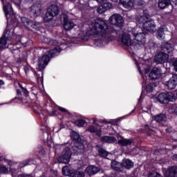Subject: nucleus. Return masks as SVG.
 <instances>
[{"label": "nucleus", "mask_w": 177, "mask_h": 177, "mask_svg": "<svg viewBox=\"0 0 177 177\" xmlns=\"http://www.w3.org/2000/svg\"><path fill=\"white\" fill-rule=\"evenodd\" d=\"M142 27L146 31H152L154 32L156 30V23H154V21L149 19L147 20V23L144 24Z\"/></svg>", "instance_id": "nucleus-15"}, {"label": "nucleus", "mask_w": 177, "mask_h": 177, "mask_svg": "<svg viewBox=\"0 0 177 177\" xmlns=\"http://www.w3.org/2000/svg\"><path fill=\"white\" fill-rule=\"evenodd\" d=\"M174 113H175V114L177 115V106L176 107V109H175V110H174Z\"/></svg>", "instance_id": "nucleus-61"}, {"label": "nucleus", "mask_w": 177, "mask_h": 177, "mask_svg": "<svg viewBox=\"0 0 177 177\" xmlns=\"http://www.w3.org/2000/svg\"><path fill=\"white\" fill-rule=\"evenodd\" d=\"M31 164H34V159H28L21 163V167H26V165H31Z\"/></svg>", "instance_id": "nucleus-39"}, {"label": "nucleus", "mask_w": 177, "mask_h": 177, "mask_svg": "<svg viewBox=\"0 0 177 177\" xmlns=\"http://www.w3.org/2000/svg\"><path fill=\"white\" fill-rule=\"evenodd\" d=\"M19 88L21 89L23 93H24V95H28V91H27V88L23 87V86L21 84H19Z\"/></svg>", "instance_id": "nucleus-47"}, {"label": "nucleus", "mask_w": 177, "mask_h": 177, "mask_svg": "<svg viewBox=\"0 0 177 177\" xmlns=\"http://www.w3.org/2000/svg\"><path fill=\"white\" fill-rule=\"evenodd\" d=\"M171 5V0H162L158 3V6L160 9H165V8H168Z\"/></svg>", "instance_id": "nucleus-30"}, {"label": "nucleus", "mask_w": 177, "mask_h": 177, "mask_svg": "<svg viewBox=\"0 0 177 177\" xmlns=\"http://www.w3.org/2000/svg\"><path fill=\"white\" fill-rule=\"evenodd\" d=\"M157 38L158 39H164V38H165V35L164 34V28H160L158 30Z\"/></svg>", "instance_id": "nucleus-36"}, {"label": "nucleus", "mask_w": 177, "mask_h": 177, "mask_svg": "<svg viewBox=\"0 0 177 177\" xmlns=\"http://www.w3.org/2000/svg\"><path fill=\"white\" fill-rule=\"evenodd\" d=\"M39 153H41V154H44V149H42L41 151H39Z\"/></svg>", "instance_id": "nucleus-62"}, {"label": "nucleus", "mask_w": 177, "mask_h": 177, "mask_svg": "<svg viewBox=\"0 0 177 177\" xmlns=\"http://www.w3.org/2000/svg\"><path fill=\"white\" fill-rule=\"evenodd\" d=\"M24 70H25V72H26V73H28V71L29 69H28V68L25 67V68H24Z\"/></svg>", "instance_id": "nucleus-59"}, {"label": "nucleus", "mask_w": 177, "mask_h": 177, "mask_svg": "<svg viewBox=\"0 0 177 177\" xmlns=\"http://www.w3.org/2000/svg\"><path fill=\"white\" fill-rule=\"evenodd\" d=\"M158 102L162 104H166L168 102H174V94L171 92L162 93L158 95L157 97Z\"/></svg>", "instance_id": "nucleus-5"}, {"label": "nucleus", "mask_w": 177, "mask_h": 177, "mask_svg": "<svg viewBox=\"0 0 177 177\" xmlns=\"http://www.w3.org/2000/svg\"><path fill=\"white\" fill-rule=\"evenodd\" d=\"M17 95H18V96H21V91L17 90Z\"/></svg>", "instance_id": "nucleus-55"}, {"label": "nucleus", "mask_w": 177, "mask_h": 177, "mask_svg": "<svg viewBox=\"0 0 177 177\" xmlns=\"http://www.w3.org/2000/svg\"><path fill=\"white\" fill-rule=\"evenodd\" d=\"M118 143L120 145V146H123V147L127 146H135V142H133L132 139L122 138L118 140Z\"/></svg>", "instance_id": "nucleus-20"}, {"label": "nucleus", "mask_w": 177, "mask_h": 177, "mask_svg": "<svg viewBox=\"0 0 177 177\" xmlns=\"http://www.w3.org/2000/svg\"><path fill=\"white\" fill-rule=\"evenodd\" d=\"M145 74H149V71L145 70Z\"/></svg>", "instance_id": "nucleus-63"}, {"label": "nucleus", "mask_w": 177, "mask_h": 177, "mask_svg": "<svg viewBox=\"0 0 177 177\" xmlns=\"http://www.w3.org/2000/svg\"><path fill=\"white\" fill-rule=\"evenodd\" d=\"M55 114H56V111L53 110L51 112L49 113V115H50L51 117H53V115H55Z\"/></svg>", "instance_id": "nucleus-53"}, {"label": "nucleus", "mask_w": 177, "mask_h": 177, "mask_svg": "<svg viewBox=\"0 0 177 177\" xmlns=\"http://www.w3.org/2000/svg\"><path fill=\"white\" fill-rule=\"evenodd\" d=\"M172 158H173V160H174V161H177V154H174V155L173 156Z\"/></svg>", "instance_id": "nucleus-56"}, {"label": "nucleus", "mask_w": 177, "mask_h": 177, "mask_svg": "<svg viewBox=\"0 0 177 177\" xmlns=\"http://www.w3.org/2000/svg\"><path fill=\"white\" fill-rule=\"evenodd\" d=\"M85 123L86 122L84 120H78L75 122L77 127H82L83 125H85Z\"/></svg>", "instance_id": "nucleus-42"}, {"label": "nucleus", "mask_w": 177, "mask_h": 177, "mask_svg": "<svg viewBox=\"0 0 177 177\" xmlns=\"http://www.w3.org/2000/svg\"><path fill=\"white\" fill-rule=\"evenodd\" d=\"M14 52H15V53H20V48L15 49Z\"/></svg>", "instance_id": "nucleus-57"}, {"label": "nucleus", "mask_w": 177, "mask_h": 177, "mask_svg": "<svg viewBox=\"0 0 177 177\" xmlns=\"http://www.w3.org/2000/svg\"><path fill=\"white\" fill-rule=\"evenodd\" d=\"M98 154L100 156V157H107V156H109V153H107V151L102 148L99 149Z\"/></svg>", "instance_id": "nucleus-40"}, {"label": "nucleus", "mask_w": 177, "mask_h": 177, "mask_svg": "<svg viewBox=\"0 0 177 177\" xmlns=\"http://www.w3.org/2000/svg\"><path fill=\"white\" fill-rule=\"evenodd\" d=\"M156 86H157L156 83H154V82L150 83L146 86L147 92H149V93H150L151 92H153V89H154Z\"/></svg>", "instance_id": "nucleus-37"}, {"label": "nucleus", "mask_w": 177, "mask_h": 177, "mask_svg": "<svg viewBox=\"0 0 177 177\" xmlns=\"http://www.w3.org/2000/svg\"><path fill=\"white\" fill-rule=\"evenodd\" d=\"M59 111H62V113H66V111H67V110L63 107H59Z\"/></svg>", "instance_id": "nucleus-54"}, {"label": "nucleus", "mask_w": 177, "mask_h": 177, "mask_svg": "<svg viewBox=\"0 0 177 177\" xmlns=\"http://www.w3.org/2000/svg\"><path fill=\"white\" fill-rule=\"evenodd\" d=\"M99 171H100V169L96 166H89L86 169V174H88V175L90 176H92V175H95V174H97Z\"/></svg>", "instance_id": "nucleus-21"}, {"label": "nucleus", "mask_w": 177, "mask_h": 177, "mask_svg": "<svg viewBox=\"0 0 177 177\" xmlns=\"http://www.w3.org/2000/svg\"><path fill=\"white\" fill-rule=\"evenodd\" d=\"M169 129H166V132H169Z\"/></svg>", "instance_id": "nucleus-64"}, {"label": "nucleus", "mask_w": 177, "mask_h": 177, "mask_svg": "<svg viewBox=\"0 0 177 177\" xmlns=\"http://www.w3.org/2000/svg\"><path fill=\"white\" fill-rule=\"evenodd\" d=\"M173 3H174V5H176V6H177V0H171Z\"/></svg>", "instance_id": "nucleus-58"}, {"label": "nucleus", "mask_w": 177, "mask_h": 177, "mask_svg": "<svg viewBox=\"0 0 177 177\" xmlns=\"http://www.w3.org/2000/svg\"><path fill=\"white\" fill-rule=\"evenodd\" d=\"M109 23L112 26L122 27V26H124V18H122V16H121L120 15L114 14L110 17Z\"/></svg>", "instance_id": "nucleus-7"}, {"label": "nucleus", "mask_w": 177, "mask_h": 177, "mask_svg": "<svg viewBox=\"0 0 177 177\" xmlns=\"http://www.w3.org/2000/svg\"><path fill=\"white\" fill-rule=\"evenodd\" d=\"M70 158H71V150L70 148L66 147L63 151L62 156H59L57 160L58 162L61 164H67L70 162Z\"/></svg>", "instance_id": "nucleus-6"}, {"label": "nucleus", "mask_w": 177, "mask_h": 177, "mask_svg": "<svg viewBox=\"0 0 177 177\" xmlns=\"http://www.w3.org/2000/svg\"><path fill=\"white\" fill-rule=\"evenodd\" d=\"M97 12L100 14L104 13V12H106V9H104V7H103V5H102L97 8Z\"/></svg>", "instance_id": "nucleus-46"}, {"label": "nucleus", "mask_w": 177, "mask_h": 177, "mask_svg": "<svg viewBox=\"0 0 177 177\" xmlns=\"http://www.w3.org/2000/svg\"><path fill=\"white\" fill-rule=\"evenodd\" d=\"M19 42L25 47L29 46V45H31V44H32V41L26 37H21Z\"/></svg>", "instance_id": "nucleus-29"}, {"label": "nucleus", "mask_w": 177, "mask_h": 177, "mask_svg": "<svg viewBox=\"0 0 177 177\" xmlns=\"http://www.w3.org/2000/svg\"><path fill=\"white\" fill-rule=\"evenodd\" d=\"M134 6H142L145 5V0H133Z\"/></svg>", "instance_id": "nucleus-41"}, {"label": "nucleus", "mask_w": 177, "mask_h": 177, "mask_svg": "<svg viewBox=\"0 0 177 177\" xmlns=\"http://www.w3.org/2000/svg\"><path fill=\"white\" fill-rule=\"evenodd\" d=\"M72 150L75 154H81L84 150V145L77 142V145L72 147Z\"/></svg>", "instance_id": "nucleus-24"}, {"label": "nucleus", "mask_w": 177, "mask_h": 177, "mask_svg": "<svg viewBox=\"0 0 177 177\" xmlns=\"http://www.w3.org/2000/svg\"><path fill=\"white\" fill-rule=\"evenodd\" d=\"M162 50L163 52H165V53H172L174 52V48H172V46L169 44L168 42H165L162 44L161 46Z\"/></svg>", "instance_id": "nucleus-22"}, {"label": "nucleus", "mask_w": 177, "mask_h": 177, "mask_svg": "<svg viewBox=\"0 0 177 177\" xmlns=\"http://www.w3.org/2000/svg\"><path fill=\"white\" fill-rule=\"evenodd\" d=\"M150 18L146 16H142L138 19L139 24H142V27L145 26V23H147Z\"/></svg>", "instance_id": "nucleus-38"}, {"label": "nucleus", "mask_w": 177, "mask_h": 177, "mask_svg": "<svg viewBox=\"0 0 177 177\" xmlns=\"http://www.w3.org/2000/svg\"><path fill=\"white\" fill-rule=\"evenodd\" d=\"M71 138L73 142H76V143H81V138L80 137V134L75 131H72L71 133Z\"/></svg>", "instance_id": "nucleus-28"}, {"label": "nucleus", "mask_w": 177, "mask_h": 177, "mask_svg": "<svg viewBox=\"0 0 177 177\" xmlns=\"http://www.w3.org/2000/svg\"><path fill=\"white\" fill-rule=\"evenodd\" d=\"M73 174V171L70 169V167L65 166L62 167V175L64 176H70Z\"/></svg>", "instance_id": "nucleus-33"}, {"label": "nucleus", "mask_w": 177, "mask_h": 177, "mask_svg": "<svg viewBox=\"0 0 177 177\" xmlns=\"http://www.w3.org/2000/svg\"><path fill=\"white\" fill-rule=\"evenodd\" d=\"M120 3L125 9H132V7L134 6L132 0H120Z\"/></svg>", "instance_id": "nucleus-23"}, {"label": "nucleus", "mask_w": 177, "mask_h": 177, "mask_svg": "<svg viewBox=\"0 0 177 177\" xmlns=\"http://www.w3.org/2000/svg\"><path fill=\"white\" fill-rule=\"evenodd\" d=\"M150 80H158L161 77V68L154 67L149 73Z\"/></svg>", "instance_id": "nucleus-14"}, {"label": "nucleus", "mask_w": 177, "mask_h": 177, "mask_svg": "<svg viewBox=\"0 0 177 177\" xmlns=\"http://www.w3.org/2000/svg\"><path fill=\"white\" fill-rule=\"evenodd\" d=\"M1 1L3 2V12L6 16H8L9 13L8 12V9H10V8H12V5L10 4V3L8 2L6 0H1Z\"/></svg>", "instance_id": "nucleus-31"}, {"label": "nucleus", "mask_w": 177, "mask_h": 177, "mask_svg": "<svg viewBox=\"0 0 177 177\" xmlns=\"http://www.w3.org/2000/svg\"><path fill=\"white\" fill-rule=\"evenodd\" d=\"M171 63H172V65H173L174 67L175 71L177 72V59H173L172 62H171Z\"/></svg>", "instance_id": "nucleus-49"}, {"label": "nucleus", "mask_w": 177, "mask_h": 177, "mask_svg": "<svg viewBox=\"0 0 177 177\" xmlns=\"http://www.w3.org/2000/svg\"><path fill=\"white\" fill-rule=\"evenodd\" d=\"M29 2H32V1L34 0H28ZM21 3V0H17V1L15 2V5H17V6H20Z\"/></svg>", "instance_id": "nucleus-51"}, {"label": "nucleus", "mask_w": 177, "mask_h": 177, "mask_svg": "<svg viewBox=\"0 0 177 177\" xmlns=\"http://www.w3.org/2000/svg\"><path fill=\"white\" fill-rule=\"evenodd\" d=\"M41 10H42V6L41 3H35L30 8V15H33L35 17L41 15Z\"/></svg>", "instance_id": "nucleus-12"}, {"label": "nucleus", "mask_w": 177, "mask_h": 177, "mask_svg": "<svg viewBox=\"0 0 177 177\" xmlns=\"http://www.w3.org/2000/svg\"><path fill=\"white\" fill-rule=\"evenodd\" d=\"M144 129L147 133L151 132L152 131L151 128L147 124L144 125Z\"/></svg>", "instance_id": "nucleus-48"}, {"label": "nucleus", "mask_w": 177, "mask_h": 177, "mask_svg": "<svg viewBox=\"0 0 177 177\" xmlns=\"http://www.w3.org/2000/svg\"><path fill=\"white\" fill-rule=\"evenodd\" d=\"M168 59H169V55L167 53L160 52L155 56L154 60L156 63L162 64V63L167 62Z\"/></svg>", "instance_id": "nucleus-10"}, {"label": "nucleus", "mask_w": 177, "mask_h": 177, "mask_svg": "<svg viewBox=\"0 0 177 177\" xmlns=\"http://www.w3.org/2000/svg\"><path fill=\"white\" fill-rule=\"evenodd\" d=\"M164 85L169 91H172L177 86V75H174L168 81L164 83Z\"/></svg>", "instance_id": "nucleus-9"}, {"label": "nucleus", "mask_w": 177, "mask_h": 177, "mask_svg": "<svg viewBox=\"0 0 177 177\" xmlns=\"http://www.w3.org/2000/svg\"><path fill=\"white\" fill-rule=\"evenodd\" d=\"M117 139L113 136H105L101 138L102 143H114Z\"/></svg>", "instance_id": "nucleus-27"}, {"label": "nucleus", "mask_w": 177, "mask_h": 177, "mask_svg": "<svg viewBox=\"0 0 177 177\" xmlns=\"http://www.w3.org/2000/svg\"><path fill=\"white\" fill-rule=\"evenodd\" d=\"M21 21L24 24V26H30V27H34V21L27 19L25 17H21Z\"/></svg>", "instance_id": "nucleus-32"}, {"label": "nucleus", "mask_w": 177, "mask_h": 177, "mask_svg": "<svg viewBox=\"0 0 177 177\" xmlns=\"http://www.w3.org/2000/svg\"><path fill=\"white\" fill-rule=\"evenodd\" d=\"M73 177H85V174L83 171H76L73 174Z\"/></svg>", "instance_id": "nucleus-44"}, {"label": "nucleus", "mask_w": 177, "mask_h": 177, "mask_svg": "<svg viewBox=\"0 0 177 177\" xmlns=\"http://www.w3.org/2000/svg\"><path fill=\"white\" fill-rule=\"evenodd\" d=\"M122 168H126V169H131L133 167V162L129 159L124 158L122 162Z\"/></svg>", "instance_id": "nucleus-25"}, {"label": "nucleus", "mask_w": 177, "mask_h": 177, "mask_svg": "<svg viewBox=\"0 0 177 177\" xmlns=\"http://www.w3.org/2000/svg\"><path fill=\"white\" fill-rule=\"evenodd\" d=\"M5 85V82L2 80H0V89Z\"/></svg>", "instance_id": "nucleus-52"}, {"label": "nucleus", "mask_w": 177, "mask_h": 177, "mask_svg": "<svg viewBox=\"0 0 177 177\" xmlns=\"http://www.w3.org/2000/svg\"><path fill=\"white\" fill-rule=\"evenodd\" d=\"M98 3H102V6L104 7V9L106 10H109V9H111V3H104L106 2V0H95Z\"/></svg>", "instance_id": "nucleus-35"}, {"label": "nucleus", "mask_w": 177, "mask_h": 177, "mask_svg": "<svg viewBox=\"0 0 177 177\" xmlns=\"http://www.w3.org/2000/svg\"><path fill=\"white\" fill-rule=\"evenodd\" d=\"M40 50L43 52L44 55L38 59V70L39 71H43L49 64V62H50V57L48 55L46 51H45V48H40Z\"/></svg>", "instance_id": "nucleus-4"}, {"label": "nucleus", "mask_w": 177, "mask_h": 177, "mask_svg": "<svg viewBox=\"0 0 177 177\" xmlns=\"http://www.w3.org/2000/svg\"><path fill=\"white\" fill-rule=\"evenodd\" d=\"M111 2H113V3H117V2H118V0H111Z\"/></svg>", "instance_id": "nucleus-60"}, {"label": "nucleus", "mask_w": 177, "mask_h": 177, "mask_svg": "<svg viewBox=\"0 0 177 177\" xmlns=\"http://www.w3.org/2000/svg\"><path fill=\"white\" fill-rule=\"evenodd\" d=\"M87 131L91 132V133H95L97 136H102V128L96 124L88 126Z\"/></svg>", "instance_id": "nucleus-16"}, {"label": "nucleus", "mask_w": 177, "mask_h": 177, "mask_svg": "<svg viewBox=\"0 0 177 177\" xmlns=\"http://www.w3.org/2000/svg\"><path fill=\"white\" fill-rule=\"evenodd\" d=\"M166 177H177V167L171 166L165 172Z\"/></svg>", "instance_id": "nucleus-18"}, {"label": "nucleus", "mask_w": 177, "mask_h": 177, "mask_svg": "<svg viewBox=\"0 0 177 177\" xmlns=\"http://www.w3.org/2000/svg\"><path fill=\"white\" fill-rule=\"evenodd\" d=\"M17 177H35L31 174H19Z\"/></svg>", "instance_id": "nucleus-50"}, {"label": "nucleus", "mask_w": 177, "mask_h": 177, "mask_svg": "<svg viewBox=\"0 0 177 177\" xmlns=\"http://www.w3.org/2000/svg\"><path fill=\"white\" fill-rule=\"evenodd\" d=\"M154 120L158 122V124H160V125H164L167 122V115L164 113H160L156 115L154 117Z\"/></svg>", "instance_id": "nucleus-19"}, {"label": "nucleus", "mask_w": 177, "mask_h": 177, "mask_svg": "<svg viewBox=\"0 0 177 177\" xmlns=\"http://www.w3.org/2000/svg\"><path fill=\"white\" fill-rule=\"evenodd\" d=\"M43 42H44V44H46L47 45H53L54 46H56V45H57V41L56 40H53L49 37H44L43 39Z\"/></svg>", "instance_id": "nucleus-34"}, {"label": "nucleus", "mask_w": 177, "mask_h": 177, "mask_svg": "<svg viewBox=\"0 0 177 177\" xmlns=\"http://www.w3.org/2000/svg\"><path fill=\"white\" fill-rule=\"evenodd\" d=\"M9 170L5 166H0V174H8Z\"/></svg>", "instance_id": "nucleus-43"}, {"label": "nucleus", "mask_w": 177, "mask_h": 177, "mask_svg": "<svg viewBox=\"0 0 177 177\" xmlns=\"http://www.w3.org/2000/svg\"><path fill=\"white\" fill-rule=\"evenodd\" d=\"M59 15V7L56 5H51L49 8H47L46 12L44 15V21L45 23H49L51 20L53 19L55 16Z\"/></svg>", "instance_id": "nucleus-3"}, {"label": "nucleus", "mask_w": 177, "mask_h": 177, "mask_svg": "<svg viewBox=\"0 0 177 177\" xmlns=\"http://www.w3.org/2000/svg\"><path fill=\"white\" fill-rule=\"evenodd\" d=\"M148 177H162L160 174L153 171L148 174Z\"/></svg>", "instance_id": "nucleus-45"}, {"label": "nucleus", "mask_w": 177, "mask_h": 177, "mask_svg": "<svg viewBox=\"0 0 177 177\" xmlns=\"http://www.w3.org/2000/svg\"><path fill=\"white\" fill-rule=\"evenodd\" d=\"M111 167L113 168V169H114V171L122 172V163H120L115 160H113L111 162Z\"/></svg>", "instance_id": "nucleus-26"}, {"label": "nucleus", "mask_w": 177, "mask_h": 177, "mask_svg": "<svg viewBox=\"0 0 177 177\" xmlns=\"http://www.w3.org/2000/svg\"><path fill=\"white\" fill-rule=\"evenodd\" d=\"M132 33H131V30H128L127 32H124L120 37L121 42L123 45L126 46H131V45H134L133 42H132V39L131 36Z\"/></svg>", "instance_id": "nucleus-8"}, {"label": "nucleus", "mask_w": 177, "mask_h": 177, "mask_svg": "<svg viewBox=\"0 0 177 177\" xmlns=\"http://www.w3.org/2000/svg\"><path fill=\"white\" fill-rule=\"evenodd\" d=\"M61 17L64 18V28L66 31H70V30H73L75 24L71 20H68V17L66 15H62Z\"/></svg>", "instance_id": "nucleus-11"}, {"label": "nucleus", "mask_w": 177, "mask_h": 177, "mask_svg": "<svg viewBox=\"0 0 177 177\" xmlns=\"http://www.w3.org/2000/svg\"><path fill=\"white\" fill-rule=\"evenodd\" d=\"M139 28H135L131 30L130 33L133 37L134 39V46L137 48H140L144 46L145 44H146V34L143 32H139Z\"/></svg>", "instance_id": "nucleus-2"}, {"label": "nucleus", "mask_w": 177, "mask_h": 177, "mask_svg": "<svg viewBox=\"0 0 177 177\" xmlns=\"http://www.w3.org/2000/svg\"><path fill=\"white\" fill-rule=\"evenodd\" d=\"M9 32H10V31L6 29L3 37L0 38V49H5V48H6V42L10 39Z\"/></svg>", "instance_id": "nucleus-13"}, {"label": "nucleus", "mask_w": 177, "mask_h": 177, "mask_svg": "<svg viewBox=\"0 0 177 177\" xmlns=\"http://www.w3.org/2000/svg\"><path fill=\"white\" fill-rule=\"evenodd\" d=\"M62 50H60V47L57 46L55 48L48 50L46 49L44 50V52H46V54L48 56H49L50 59V57H55L56 56H59V54L60 53Z\"/></svg>", "instance_id": "nucleus-17"}, {"label": "nucleus", "mask_w": 177, "mask_h": 177, "mask_svg": "<svg viewBox=\"0 0 177 177\" xmlns=\"http://www.w3.org/2000/svg\"><path fill=\"white\" fill-rule=\"evenodd\" d=\"M110 30L104 20L97 18L90 24L89 29L86 32L87 35L97 37V41L108 43L110 41Z\"/></svg>", "instance_id": "nucleus-1"}]
</instances>
